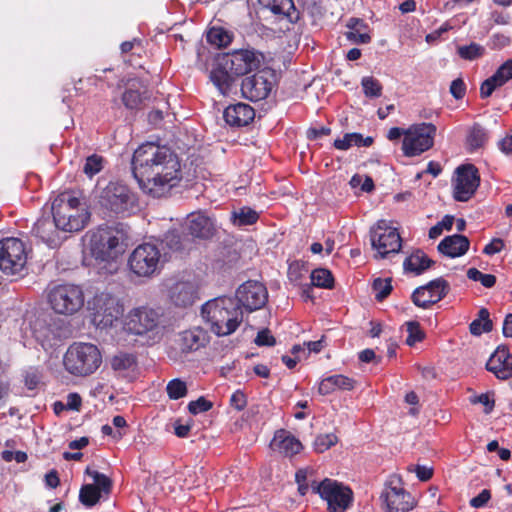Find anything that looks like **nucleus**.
Returning a JSON list of instances; mask_svg holds the SVG:
<instances>
[{
    "label": "nucleus",
    "instance_id": "7",
    "mask_svg": "<svg viewBox=\"0 0 512 512\" xmlns=\"http://www.w3.org/2000/svg\"><path fill=\"white\" fill-rule=\"evenodd\" d=\"M48 303L60 315H74L84 306V292L75 284H59L48 293Z\"/></svg>",
    "mask_w": 512,
    "mask_h": 512
},
{
    "label": "nucleus",
    "instance_id": "20",
    "mask_svg": "<svg viewBox=\"0 0 512 512\" xmlns=\"http://www.w3.org/2000/svg\"><path fill=\"white\" fill-rule=\"evenodd\" d=\"M33 334L42 348L49 351L61 345L64 338V329L59 321L53 319L49 322L37 320Z\"/></svg>",
    "mask_w": 512,
    "mask_h": 512
},
{
    "label": "nucleus",
    "instance_id": "61",
    "mask_svg": "<svg viewBox=\"0 0 512 512\" xmlns=\"http://www.w3.org/2000/svg\"><path fill=\"white\" fill-rule=\"evenodd\" d=\"M505 247L504 241L501 238H493L483 249L486 255H494L500 253Z\"/></svg>",
    "mask_w": 512,
    "mask_h": 512
},
{
    "label": "nucleus",
    "instance_id": "57",
    "mask_svg": "<svg viewBox=\"0 0 512 512\" xmlns=\"http://www.w3.org/2000/svg\"><path fill=\"white\" fill-rule=\"evenodd\" d=\"M255 344L258 346H274L276 339L269 329H262L257 333Z\"/></svg>",
    "mask_w": 512,
    "mask_h": 512
},
{
    "label": "nucleus",
    "instance_id": "27",
    "mask_svg": "<svg viewBox=\"0 0 512 512\" xmlns=\"http://www.w3.org/2000/svg\"><path fill=\"white\" fill-rule=\"evenodd\" d=\"M255 117L254 109L248 104L238 103L227 107L223 112L225 122L230 126L244 127Z\"/></svg>",
    "mask_w": 512,
    "mask_h": 512
},
{
    "label": "nucleus",
    "instance_id": "45",
    "mask_svg": "<svg viewBox=\"0 0 512 512\" xmlns=\"http://www.w3.org/2000/svg\"><path fill=\"white\" fill-rule=\"evenodd\" d=\"M166 391L171 400L183 398L188 393L186 383L179 378L170 380L166 386Z\"/></svg>",
    "mask_w": 512,
    "mask_h": 512
},
{
    "label": "nucleus",
    "instance_id": "33",
    "mask_svg": "<svg viewBox=\"0 0 512 512\" xmlns=\"http://www.w3.org/2000/svg\"><path fill=\"white\" fill-rule=\"evenodd\" d=\"M259 3L270 9L274 14H282L291 23L299 20V12L296 10L293 0H258Z\"/></svg>",
    "mask_w": 512,
    "mask_h": 512
},
{
    "label": "nucleus",
    "instance_id": "46",
    "mask_svg": "<svg viewBox=\"0 0 512 512\" xmlns=\"http://www.w3.org/2000/svg\"><path fill=\"white\" fill-rule=\"evenodd\" d=\"M361 85L366 97L377 98L382 94L381 83L372 76L363 77L361 80Z\"/></svg>",
    "mask_w": 512,
    "mask_h": 512
},
{
    "label": "nucleus",
    "instance_id": "34",
    "mask_svg": "<svg viewBox=\"0 0 512 512\" xmlns=\"http://www.w3.org/2000/svg\"><path fill=\"white\" fill-rule=\"evenodd\" d=\"M434 263L422 250H416L404 260L403 266L406 271L420 275Z\"/></svg>",
    "mask_w": 512,
    "mask_h": 512
},
{
    "label": "nucleus",
    "instance_id": "5",
    "mask_svg": "<svg viewBox=\"0 0 512 512\" xmlns=\"http://www.w3.org/2000/svg\"><path fill=\"white\" fill-rule=\"evenodd\" d=\"M102 364V354L92 343L74 342L63 355V367L74 377H88L94 374Z\"/></svg>",
    "mask_w": 512,
    "mask_h": 512
},
{
    "label": "nucleus",
    "instance_id": "56",
    "mask_svg": "<svg viewBox=\"0 0 512 512\" xmlns=\"http://www.w3.org/2000/svg\"><path fill=\"white\" fill-rule=\"evenodd\" d=\"M230 406L237 411H242L247 406V397L241 390H236L230 397Z\"/></svg>",
    "mask_w": 512,
    "mask_h": 512
},
{
    "label": "nucleus",
    "instance_id": "22",
    "mask_svg": "<svg viewBox=\"0 0 512 512\" xmlns=\"http://www.w3.org/2000/svg\"><path fill=\"white\" fill-rule=\"evenodd\" d=\"M210 342L208 332L201 327H194L178 334L175 340L181 354L187 355L204 348Z\"/></svg>",
    "mask_w": 512,
    "mask_h": 512
},
{
    "label": "nucleus",
    "instance_id": "31",
    "mask_svg": "<svg viewBox=\"0 0 512 512\" xmlns=\"http://www.w3.org/2000/svg\"><path fill=\"white\" fill-rule=\"evenodd\" d=\"M187 228L190 235L201 239L210 238L214 230L210 218L201 213H191L188 216Z\"/></svg>",
    "mask_w": 512,
    "mask_h": 512
},
{
    "label": "nucleus",
    "instance_id": "62",
    "mask_svg": "<svg viewBox=\"0 0 512 512\" xmlns=\"http://www.w3.org/2000/svg\"><path fill=\"white\" fill-rule=\"evenodd\" d=\"M472 403H480L485 406V412L490 413L495 405L494 399L488 393H482L478 396L471 398Z\"/></svg>",
    "mask_w": 512,
    "mask_h": 512
},
{
    "label": "nucleus",
    "instance_id": "48",
    "mask_svg": "<svg viewBox=\"0 0 512 512\" xmlns=\"http://www.w3.org/2000/svg\"><path fill=\"white\" fill-rule=\"evenodd\" d=\"M338 442V437L334 433L320 434L313 443L314 450L323 453Z\"/></svg>",
    "mask_w": 512,
    "mask_h": 512
},
{
    "label": "nucleus",
    "instance_id": "16",
    "mask_svg": "<svg viewBox=\"0 0 512 512\" xmlns=\"http://www.w3.org/2000/svg\"><path fill=\"white\" fill-rule=\"evenodd\" d=\"M449 291V282L442 277H438L425 285L417 287L411 295V300L415 306L428 309L444 299Z\"/></svg>",
    "mask_w": 512,
    "mask_h": 512
},
{
    "label": "nucleus",
    "instance_id": "6",
    "mask_svg": "<svg viewBox=\"0 0 512 512\" xmlns=\"http://www.w3.org/2000/svg\"><path fill=\"white\" fill-rule=\"evenodd\" d=\"M99 204L109 214L126 217L138 209V198L128 185L111 181L101 191Z\"/></svg>",
    "mask_w": 512,
    "mask_h": 512
},
{
    "label": "nucleus",
    "instance_id": "49",
    "mask_svg": "<svg viewBox=\"0 0 512 512\" xmlns=\"http://www.w3.org/2000/svg\"><path fill=\"white\" fill-rule=\"evenodd\" d=\"M467 277L472 281L480 282L485 288H492L496 284L495 275L482 273L474 267L468 269Z\"/></svg>",
    "mask_w": 512,
    "mask_h": 512
},
{
    "label": "nucleus",
    "instance_id": "17",
    "mask_svg": "<svg viewBox=\"0 0 512 512\" xmlns=\"http://www.w3.org/2000/svg\"><path fill=\"white\" fill-rule=\"evenodd\" d=\"M237 303L247 311L252 312L262 308L268 300L266 287L255 280L241 284L236 291Z\"/></svg>",
    "mask_w": 512,
    "mask_h": 512
},
{
    "label": "nucleus",
    "instance_id": "35",
    "mask_svg": "<svg viewBox=\"0 0 512 512\" xmlns=\"http://www.w3.org/2000/svg\"><path fill=\"white\" fill-rule=\"evenodd\" d=\"M372 143V137H363L360 133H346L343 137L335 139L333 146L337 150L345 151L353 146L369 147Z\"/></svg>",
    "mask_w": 512,
    "mask_h": 512
},
{
    "label": "nucleus",
    "instance_id": "42",
    "mask_svg": "<svg viewBox=\"0 0 512 512\" xmlns=\"http://www.w3.org/2000/svg\"><path fill=\"white\" fill-rule=\"evenodd\" d=\"M207 40L210 44L220 48L228 46L232 41V36L223 28L213 27L207 34Z\"/></svg>",
    "mask_w": 512,
    "mask_h": 512
},
{
    "label": "nucleus",
    "instance_id": "24",
    "mask_svg": "<svg viewBox=\"0 0 512 512\" xmlns=\"http://www.w3.org/2000/svg\"><path fill=\"white\" fill-rule=\"evenodd\" d=\"M32 231L35 236L40 238L42 242L51 248H55L62 243L63 238L60 235L61 229L58 227V223L54 218L43 217L38 219Z\"/></svg>",
    "mask_w": 512,
    "mask_h": 512
},
{
    "label": "nucleus",
    "instance_id": "64",
    "mask_svg": "<svg viewBox=\"0 0 512 512\" xmlns=\"http://www.w3.org/2000/svg\"><path fill=\"white\" fill-rule=\"evenodd\" d=\"M414 471L416 473L417 478L423 482L430 480L433 476V468L432 467L417 465L415 467Z\"/></svg>",
    "mask_w": 512,
    "mask_h": 512
},
{
    "label": "nucleus",
    "instance_id": "43",
    "mask_svg": "<svg viewBox=\"0 0 512 512\" xmlns=\"http://www.w3.org/2000/svg\"><path fill=\"white\" fill-rule=\"evenodd\" d=\"M85 473L93 478L94 486L99 488V491L104 495H109L112 490V480L103 473L96 470H92L89 467L86 468Z\"/></svg>",
    "mask_w": 512,
    "mask_h": 512
},
{
    "label": "nucleus",
    "instance_id": "19",
    "mask_svg": "<svg viewBox=\"0 0 512 512\" xmlns=\"http://www.w3.org/2000/svg\"><path fill=\"white\" fill-rule=\"evenodd\" d=\"M221 56L224 69L231 70L236 77L257 69L261 62V54L251 50H239Z\"/></svg>",
    "mask_w": 512,
    "mask_h": 512
},
{
    "label": "nucleus",
    "instance_id": "53",
    "mask_svg": "<svg viewBox=\"0 0 512 512\" xmlns=\"http://www.w3.org/2000/svg\"><path fill=\"white\" fill-rule=\"evenodd\" d=\"M213 407V403L207 400L205 397L200 396L198 399L191 401L188 404V411L197 415L199 413L207 412Z\"/></svg>",
    "mask_w": 512,
    "mask_h": 512
},
{
    "label": "nucleus",
    "instance_id": "26",
    "mask_svg": "<svg viewBox=\"0 0 512 512\" xmlns=\"http://www.w3.org/2000/svg\"><path fill=\"white\" fill-rule=\"evenodd\" d=\"M271 447L287 457H292L303 449L302 443L284 429H279L275 432Z\"/></svg>",
    "mask_w": 512,
    "mask_h": 512
},
{
    "label": "nucleus",
    "instance_id": "63",
    "mask_svg": "<svg viewBox=\"0 0 512 512\" xmlns=\"http://www.w3.org/2000/svg\"><path fill=\"white\" fill-rule=\"evenodd\" d=\"M450 92L456 99H461L464 97L466 93V86L461 78H457L452 81L450 86Z\"/></svg>",
    "mask_w": 512,
    "mask_h": 512
},
{
    "label": "nucleus",
    "instance_id": "13",
    "mask_svg": "<svg viewBox=\"0 0 512 512\" xmlns=\"http://www.w3.org/2000/svg\"><path fill=\"white\" fill-rule=\"evenodd\" d=\"M371 245L377 250L380 258L396 254L402 247V239L396 228L387 225L385 220H379L370 231Z\"/></svg>",
    "mask_w": 512,
    "mask_h": 512
},
{
    "label": "nucleus",
    "instance_id": "21",
    "mask_svg": "<svg viewBox=\"0 0 512 512\" xmlns=\"http://www.w3.org/2000/svg\"><path fill=\"white\" fill-rule=\"evenodd\" d=\"M402 151L407 157L419 156L432 148L436 130H403Z\"/></svg>",
    "mask_w": 512,
    "mask_h": 512
},
{
    "label": "nucleus",
    "instance_id": "8",
    "mask_svg": "<svg viewBox=\"0 0 512 512\" xmlns=\"http://www.w3.org/2000/svg\"><path fill=\"white\" fill-rule=\"evenodd\" d=\"M313 493L327 502L329 512H345L353 501L352 490L329 478L321 482L313 481L310 485Z\"/></svg>",
    "mask_w": 512,
    "mask_h": 512
},
{
    "label": "nucleus",
    "instance_id": "44",
    "mask_svg": "<svg viewBox=\"0 0 512 512\" xmlns=\"http://www.w3.org/2000/svg\"><path fill=\"white\" fill-rule=\"evenodd\" d=\"M407 327V338L406 344L410 347H413L416 343L422 342L426 334L421 328V325L417 321H408L406 322Z\"/></svg>",
    "mask_w": 512,
    "mask_h": 512
},
{
    "label": "nucleus",
    "instance_id": "23",
    "mask_svg": "<svg viewBox=\"0 0 512 512\" xmlns=\"http://www.w3.org/2000/svg\"><path fill=\"white\" fill-rule=\"evenodd\" d=\"M168 297L176 307L186 308L198 299V289L192 281H176L169 287Z\"/></svg>",
    "mask_w": 512,
    "mask_h": 512
},
{
    "label": "nucleus",
    "instance_id": "59",
    "mask_svg": "<svg viewBox=\"0 0 512 512\" xmlns=\"http://www.w3.org/2000/svg\"><path fill=\"white\" fill-rule=\"evenodd\" d=\"M491 499V492L488 489H483L476 497H473L469 504L473 508H482L484 507L488 501Z\"/></svg>",
    "mask_w": 512,
    "mask_h": 512
},
{
    "label": "nucleus",
    "instance_id": "12",
    "mask_svg": "<svg viewBox=\"0 0 512 512\" xmlns=\"http://www.w3.org/2000/svg\"><path fill=\"white\" fill-rule=\"evenodd\" d=\"M27 262V251L24 242L16 237L0 240V269L7 275L21 272Z\"/></svg>",
    "mask_w": 512,
    "mask_h": 512
},
{
    "label": "nucleus",
    "instance_id": "39",
    "mask_svg": "<svg viewBox=\"0 0 512 512\" xmlns=\"http://www.w3.org/2000/svg\"><path fill=\"white\" fill-rule=\"evenodd\" d=\"M233 223L237 226H249L259 219V213L254 209L244 206L237 212H233Z\"/></svg>",
    "mask_w": 512,
    "mask_h": 512
},
{
    "label": "nucleus",
    "instance_id": "11",
    "mask_svg": "<svg viewBox=\"0 0 512 512\" xmlns=\"http://www.w3.org/2000/svg\"><path fill=\"white\" fill-rule=\"evenodd\" d=\"M380 500L384 512H409L416 505L415 499L404 489L398 477H391L385 483Z\"/></svg>",
    "mask_w": 512,
    "mask_h": 512
},
{
    "label": "nucleus",
    "instance_id": "47",
    "mask_svg": "<svg viewBox=\"0 0 512 512\" xmlns=\"http://www.w3.org/2000/svg\"><path fill=\"white\" fill-rule=\"evenodd\" d=\"M372 289L375 292V299L379 302L383 301L392 291L391 279H375L372 284Z\"/></svg>",
    "mask_w": 512,
    "mask_h": 512
},
{
    "label": "nucleus",
    "instance_id": "1",
    "mask_svg": "<svg viewBox=\"0 0 512 512\" xmlns=\"http://www.w3.org/2000/svg\"><path fill=\"white\" fill-rule=\"evenodd\" d=\"M132 173L141 190L154 198L166 195L185 177L178 154L159 141H147L135 149Z\"/></svg>",
    "mask_w": 512,
    "mask_h": 512
},
{
    "label": "nucleus",
    "instance_id": "52",
    "mask_svg": "<svg viewBox=\"0 0 512 512\" xmlns=\"http://www.w3.org/2000/svg\"><path fill=\"white\" fill-rule=\"evenodd\" d=\"M510 79H512V59L504 62L493 74V80H497L501 85H504Z\"/></svg>",
    "mask_w": 512,
    "mask_h": 512
},
{
    "label": "nucleus",
    "instance_id": "60",
    "mask_svg": "<svg viewBox=\"0 0 512 512\" xmlns=\"http://www.w3.org/2000/svg\"><path fill=\"white\" fill-rule=\"evenodd\" d=\"M65 408L67 410L79 412L82 407V397L77 392H71L66 397Z\"/></svg>",
    "mask_w": 512,
    "mask_h": 512
},
{
    "label": "nucleus",
    "instance_id": "2",
    "mask_svg": "<svg viewBox=\"0 0 512 512\" xmlns=\"http://www.w3.org/2000/svg\"><path fill=\"white\" fill-rule=\"evenodd\" d=\"M201 313L217 336L231 335L243 321L242 308L231 297H217L207 301L202 306Z\"/></svg>",
    "mask_w": 512,
    "mask_h": 512
},
{
    "label": "nucleus",
    "instance_id": "36",
    "mask_svg": "<svg viewBox=\"0 0 512 512\" xmlns=\"http://www.w3.org/2000/svg\"><path fill=\"white\" fill-rule=\"evenodd\" d=\"M489 134L486 130H469L465 138V149L468 153H475L486 147Z\"/></svg>",
    "mask_w": 512,
    "mask_h": 512
},
{
    "label": "nucleus",
    "instance_id": "30",
    "mask_svg": "<svg viewBox=\"0 0 512 512\" xmlns=\"http://www.w3.org/2000/svg\"><path fill=\"white\" fill-rule=\"evenodd\" d=\"M147 89L137 81L130 82L122 94V102L127 109H141L145 105Z\"/></svg>",
    "mask_w": 512,
    "mask_h": 512
},
{
    "label": "nucleus",
    "instance_id": "14",
    "mask_svg": "<svg viewBox=\"0 0 512 512\" xmlns=\"http://www.w3.org/2000/svg\"><path fill=\"white\" fill-rule=\"evenodd\" d=\"M274 73L269 68L257 71L242 80L241 92L244 98L257 102L266 99L271 93L274 84Z\"/></svg>",
    "mask_w": 512,
    "mask_h": 512
},
{
    "label": "nucleus",
    "instance_id": "9",
    "mask_svg": "<svg viewBox=\"0 0 512 512\" xmlns=\"http://www.w3.org/2000/svg\"><path fill=\"white\" fill-rule=\"evenodd\" d=\"M93 324L98 328L112 327L123 314V306L110 293L101 292L89 301Z\"/></svg>",
    "mask_w": 512,
    "mask_h": 512
},
{
    "label": "nucleus",
    "instance_id": "18",
    "mask_svg": "<svg viewBox=\"0 0 512 512\" xmlns=\"http://www.w3.org/2000/svg\"><path fill=\"white\" fill-rule=\"evenodd\" d=\"M161 316L156 309L138 307L129 312L126 325L131 333L143 335L159 326Z\"/></svg>",
    "mask_w": 512,
    "mask_h": 512
},
{
    "label": "nucleus",
    "instance_id": "25",
    "mask_svg": "<svg viewBox=\"0 0 512 512\" xmlns=\"http://www.w3.org/2000/svg\"><path fill=\"white\" fill-rule=\"evenodd\" d=\"M486 369L498 379L507 380L512 377V355L507 348H497L486 363Z\"/></svg>",
    "mask_w": 512,
    "mask_h": 512
},
{
    "label": "nucleus",
    "instance_id": "10",
    "mask_svg": "<svg viewBox=\"0 0 512 512\" xmlns=\"http://www.w3.org/2000/svg\"><path fill=\"white\" fill-rule=\"evenodd\" d=\"M161 251L156 244L142 243L129 255L128 266L138 277L150 278L160 269Z\"/></svg>",
    "mask_w": 512,
    "mask_h": 512
},
{
    "label": "nucleus",
    "instance_id": "32",
    "mask_svg": "<svg viewBox=\"0 0 512 512\" xmlns=\"http://www.w3.org/2000/svg\"><path fill=\"white\" fill-rule=\"evenodd\" d=\"M222 56L216 60V65L210 73V79L221 93L226 94L235 79V74L229 69H224L222 65Z\"/></svg>",
    "mask_w": 512,
    "mask_h": 512
},
{
    "label": "nucleus",
    "instance_id": "54",
    "mask_svg": "<svg viewBox=\"0 0 512 512\" xmlns=\"http://www.w3.org/2000/svg\"><path fill=\"white\" fill-rule=\"evenodd\" d=\"M42 374L36 368L28 369L24 374V384L29 390L37 388L41 382Z\"/></svg>",
    "mask_w": 512,
    "mask_h": 512
},
{
    "label": "nucleus",
    "instance_id": "58",
    "mask_svg": "<svg viewBox=\"0 0 512 512\" xmlns=\"http://www.w3.org/2000/svg\"><path fill=\"white\" fill-rule=\"evenodd\" d=\"M502 85L498 83L497 80H493V75L486 79L480 87V95L482 98H487L491 96V94L494 92V90L497 87H501Z\"/></svg>",
    "mask_w": 512,
    "mask_h": 512
},
{
    "label": "nucleus",
    "instance_id": "50",
    "mask_svg": "<svg viewBox=\"0 0 512 512\" xmlns=\"http://www.w3.org/2000/svg\"><path fill=\"white\" fill-rule=\"evenodd\" d=\"M485 48L477 43L458 47V54L465 60H475L483 56Z\"/></svg>",
    "mask_w": 512,
    "mask_h": 512
},
{
    "label": "nucleus",
    "instance_id": "51",
    "mask_svg": "<svg viewBox=\"0 0 512 512\" xmlns=\"http://www.w3.org/2000/svg\"><path fill=\"white\" fill-rule=\"evenodd\" d=\"M102 168H103V157L93 154L86 158V161H85V164L83 167V172L88 177L91 178L94 175H96L97 173H99L102 170Z\"/></svg>",
    "mask_w": 512,
    "mask_h": 512
},
{
    "label": "nucleus",
    "instance_id": "28",
    "mask_svg": "<svg viewBox=\"0 0 512 512\" xmlns=\"http://www.w3.org/2000/svg\"><path fill=\"white\" fill-rule=\"evenodd\" d=\"M470 247L469 239L460 234L446 236L438 244V251L450 258H457L467 253Z\"/></svg>",
    "mask_w": 512,
    "mask_h": 512
},
{
    "label": "nucleus",
    "instance_id": "15",
    "mask_svg": "<svg viewBox=\"0 0 512 512\" xmlns=\"http://www.w3.org/2000/svg\"><path fill=\"white\" fill-rule=\"evenodd\" d=\"M456 179L453 183V197L456 201L470 200L480 185L478 169L473 164H464L457 167Z\"/></svg>",
    "mask_w": 512,
    "mask_h": 512
},
{
    "label": "nucleus",
    "instance_id": "37",
    "mask_svg": "<svg viewBox=\"0 0 512 512\" xmlns=\"http://www.w3.org/2000/svg\"><path fill=\"white\" fill-rule=\"evenodd\" d=\"M493 329V323L490 319V313L488 309L481 308L478 311V318L473 320L469 326L470 333L475 336H479L482 333L491 332Z\"/></svg>",
    "mask_w": 512,
    "mask_h": 512
},
{
    "label": "nucleus",
    "instance_id": "29",
    "mask_svg": "<svg viewBox=\"0 0 512 512\" xmlns=\"http://www.w3.org/2000/svg\"><path fill=\"white\" fill-rule=\"evenodd\" d=\"M356 386V380L343 374H335L323 378L318 386L320 395L326 396L336 390L351 391Z\"/></svg>",
    "mask_w": 512,
    "mask_h": 512
},
{
    "label": "nucleus",
    "instance_id": "40",
    "mask_svg": "<svg viewBox=\"0 0 512 512\" xmlns=\"http://www.w3.org/2000/svg\"><path fill=\"white\" fill-rule=\"evenodd\" d=\"M101 494L98 487L85 484L79 491V501L86 507H92L99 502Z\"/></svg>",
    "mask_w": 512,
    "mask_h": 512
},
{
    "label": "nucleus",
    "instance_id": "3",
    "mask_svg": "<svg viewBox=\"0 0 512 512\" xmlns=\"http://www.w3.org/2000/svg\"><path fill=\"white\" fill-rule=\"evenodd\" d=\"M51 211L62 232L81 231L90 219V212L86 204L68 191L62 192L54 198Z\"/></svg>",
    "mask_w": 512,
    "mask_h": 512
},
{
    "label": "nucleus",
    "instance_id": "55",
    "mask_svg": "<svg viewBox=\"0 0 512 512\" xmlns=\"http://www.w3.org/2000/svg\"><path fill=\"white\" fill-rule=\"evenodd\" d=\"M346 38L356 44H366L371 41V36L361 29L349 30L345 33Z\"/></svg>",
    "mask_w": 512,
    "mask_h": 512
},
{
    "label": "nucleus",
    "instance_id": "38",
    "mask_svg": "<svg viewBox=\"0 0 512 512\" xmlns=\"http://www.w3.org/2000/svg\"><path fill=\"white\" fill-rule=\"evenodd\" d=\"M111 368L116 372H125L133 369L137 365L135 355L131 353H119L114 355L110 361Z\"/></svg>",
    "mask_w": 512,
    "mask_h": 512
},
{
    "label": "nucleus",
    "instance_id": "41",
    "mask_svg": "<svg viewBox=\"0 0 512 512\" xmlns=\"http://www.w3.org/2000/svg\"><path fill=\"white\" fill-rule=\"evenodd\" d=\"M311 282L316 287L331 289L334 286V277L329 270L317 268L311 273Z\"/></svg>",
    "mask_w": 512,
    "mask_h": 512
},
{
    "label": "nucleus",
    "instance_id": "4",
    "mask_svg": "<svg viewBox=\"0 0 512 512\" xmlns=\"http://www.w3.org/2000/svg\"><path fill=\"white\" fill-rule=\"evenodd\" d=\"M127 239L128 232L122 223L100 226L90 232L88 247L95 260L111 262L123 253V245Z\"/></svg>",
    "mask_w": 512,
    "mask_h": 512
}]
</instances>
